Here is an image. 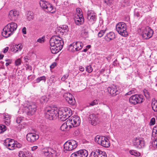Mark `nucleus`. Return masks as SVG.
Wrapping results in <instances>:
<instances>
[{
	"instance_id": "nucleus-33",
	"label": "nucleus",
	"mask_w": 157,
	"mask_h": 157,
	"mask_svg": "<svg viewBox=\"0 0 157 157\" xmlns=\"http://www.w3.org/2000/svg\"><path fill=\"white\" fill-rule=\"evenodd\" d=\"M129 153L131 155L135 156H139L140 155V153L136 150H131L129 151Z\"/></svg>"
},
{
	"instance_id": "nucleus-13",
	"label": "nucleus",
	"mask_w": 157,
	"mask_h": 157,
	"mask_svg": "<svg viewBox=\"0 0 157 157\" xmlns=\"http://www.w3.org/2000/svg\"><path fill=\"white\" fill-rule=\"evenodd\" d=\"M97 18V15L92 10H88L87 12V19L91 24L94 23Z\"/></svg>"
},
{
	"instance_id": "nucleus-45",
	"label": "nucleus",
	"mask_w": 157,
	"mask_h": 157,
	"mask_svg": "<svg viewBox=\"0 0 157 157\" xmlns=\"http://www.w3.org/2000/svg\"><path fill=\"white\" fill-rule=\"evenodd\" d=\"M98 104V102L97 101V100H94L93 101L90 102L89 105H90L89 106H94L96 105H97Z\"/></svg>"
},
{
	"instance_id": "nucleus-27",
	"label": "nucleus",
	"mask_w": 157,
	"mask_h": 157,
	"mask_svg": "<svg viewBox=\"0 0 157 157\" xmlns=\"http://www.w3.org/2000/svg\"><path fill=\"white\" fill-rule=\"evenodd\" d=\"M76 43L75 42L70 44L69 46L68 50L70 51L74 52L75 51H78L76 48V46L75 44Z\"/></svg>"
},
{
	"instance_id": "nucleus-35",
	"label": "nucleus",
	"mask_w": 157,
	"mask_h": 157,
	"mask_svg": "<svg viewBox=\"0 0 157 157\" xmlns=\"http://www.w3.org/2000/svg\"><path fill=\"white\" fill-rule=\"evenodd\" d=\"M48 100V98L46 96L42 97L40 99V102L41 103L44 104L46 103Z\"/></svg>"
},
{
	"instance_id": "nucleus-42",
	"label": "nucleus",
	"mask_w": 157,
	"mask_h": 157,
	"mask_svg": "<svg viewBox=\"0 0 157 157\" xmlns=\"http://www.w3.org/2000/svg\"><path fill=\"white\" fill-rule=\"evenodd\" d=\"M45 155L47 157H52V153L51 152H49L48 151L45 152L44 153Z\"/></svg>"
},
{
	"instance_id": "nucleus-29",
	"label": "nucleus",
	"mask_w": 157,
	"mask_h": 157,
	"mask_svg": "<svg viewBox=\"0 0 157 157\" xmlns=\"http://www.w3.org/2000/svg\"><path fill=\"white\" fill-rule=\"evenodd\" d=\"M75 42L76 43V48H77V49L78 51H79L82 49L83 47V44L82 42L79 41H76Z\"/></svg>"
},
{
	"instance_id": "nucleus-47",
	"label": "nucleus",
	"mask_w": 157,
	"mask_h": 157,
	"mask_svg": "<svg viewBox=\"0 0 157 157\" xmlns=\"http://www.w3.org/2000/svg\"><path fill=\"white\" fill-rule=\"evenodd\" d=\"M23 118L22 117H17L16 120V122L17 123H20L23 120Z\"/></svg>"
},
{
	"instance_id": "nucleus-44",
	"label": "nucleus",
	"mask_w": 157,
	"mask_h": 157,
	"mask_svg": "<svg viewBox=\"0 0 157 157\" xmlns=\"http://www.w3.org/2000/svg\"><path fill=\"white\" fill-rule=\"evenodd\" d=\"M18 156L19 157H27L26 155L22 151H20L19 152Z\"/></svg>"
},
{
	"instance_id": "nucleus-22",
	"label": "nucleus",
	"mask_w": 157,
	"mask_h": 157,
	"mask_svg": "<svg viewBox=\"0 0 157 157\" xmlns=\"http://www.w3.org/2000/svg\"><path fill=\"white\" fill-rule=\"evenodd\" d=\"M102 140L100 145L105 147H108L110 146L109 140L105 136L102 137Z\"/></svg>"
},
{
	"instance_id": "nucleus-2",
	"label": "nucleus",
	"mask_w": 157,
	"mask_h": 157,
	"mask_svg": "<svg viewBox=\"0 0 157 157\" xmlns=\"http://www.w3.org/2000/svg\"><path fill=\"white\" fill-rule=\"evenodd\" d=\"M80 123V120L78 116H73L62 124L61 127V129L63 131L69 130L71 128L78 126Z\"/></svg>"
},
{
	"instance_id": "nucleus-23",
	"label": "nucleus",
	"mask_w": 157,
	"mask_h": 157,
	"mask_svg": "<svg viewBox=\"0 0 157 157\" xmlns=\"http://www.w3.org/2000/svg\"><path fill=\"white\" fill-rule=\"evenodd\" d=\"M75 21L77 25H82L84 22V18L83 16L78 17L75 16Z\"/></svg>"
},
{
	"instance_id": "nucleus-17",
	"label": "nucleus",
	"mask_w": 157,
	"mask_h": 157,
	"mask_svg": "<svg viewBox=\"0 0 157 157\" xmlns=\"http://www.w3.org/2000/svg\"><path fill=\"white\" fill-rule=\"evenodd\" d=\"M63 97L70 104L74 105L75 104V99L71 94L68 93H65L63 95Z\"/></svg>"
},
{
	"instance_id": "nucleus-54",
	"label": "nucleus",
	"mask_w": 157,
	"mask_h": 157,
	"mask_svg": "<svg viewBox=\"0 0 157 157\" xmlns=\"http://www.w3.org/2000/svg\"><path fill=\"white\" fill-rule=\"evenodd\" d=\"M155 119L154 118H152L150 121V124L151 125H154L155 124Z\"/></svg>"
},
{
	"instance_id": "nucleus-7",
	"label": "nucleus",
	"mask_w": 157,
	"mask_h": 157,
	"mask_svg": "<svg viewBox=\"0 0 157 157\" xmlns=\"http://www.w3.org/2000/svg\"><path fill=\"white\" fill-rule=\"evenodd\" d=\"M39 4L41 8L46 12L53 13L56 11L55 7L48 2L41 0Z\"/></svg>"
},
{
	"instance_id": "nucleus-56",
	"label": "nucleus",
	"mask_w": 157,
	"mask_h": 157,
	"mask_svg": "<svg viewBox=\"0 0 157 157\" xmlns=\"http://www.w3.org/2000/svg\"><path fill=\"white\" fill-rule=\"evenodd\" d=\"M134 93L133 90H131L125 94V95H129Z\"/></svg>"
},
{
	"instance_id": "nucleus-40",
	"label": "nucleus",
	"mask_w": 157,
	"mask_h": 157,
	"mask_svg": "<svg viewBox=\"0 0 157 157\" xmlns=\"http://www.w3.org/2000/svg\"><path fill=\"white\" fill-rule=\"evenodd\" d=\"M156 134H157V125L153 128L152 135L154 136Z\"/></svg>"
},
{
	"instance_id": "nucleus-25",
	"label": "nucleus",
	"mask_w": 157,
	"mask_h": 157,
	"mask_svg": "<svg viewBox=\"0 0 157 157\" xmlns=\"http://www.w3.org/2000/svg\"><path fill=\"white\" fill-rule=\"evenodd\" d=\"M115 36V35L113 33L110 32L106 34V35L105 36L104 38L107 41H109L114 39Z\"/></svg>"
},
{
	"instance_id": "nucleus-20",
	"label": "nucleus",
	"mask_w": 157,
	"mask_h": 157,
	"mask_svg": "<svg viewBox=\"0 0 157 157\" xmlns=\"http://www.w3.org/2000/svg\"><path fill=\"white\" fill-rule=\"evenodd\" d=\"M27 140L29 142H33L38 139L39 138L38 134L34 133H29L26 136Z\"/></svg>"
},
{
	"instance_id": "nucleus-28",
	"label": "nucleus",
	"mask_w": 157,
	"mask_h": 157,
	"mask_svg": "<svg viewBox=\"0 0 157 157\" xmlns=\"http://www.w3.org/2000/svg\"><path fill=\"white\" fill-rule=\"evenodd\" d=\"M4 118L6 120L5 121V124L7 125H10V115L7 113H4Z\"/></svg>"
},
{
	"instance_id": "nucleus-26",
	"label": "nucleus",
	"mask_w": 157,
	"mask_h": 157,
	"mask_svg": "<svg viewBox=\"0 0 157 157\" xmlns=\"http://www.w3.org/2000/svg\"><path fill=\"white\" fill-rule=\"evenodd\" d=\"M23 47L22 45L21 44L13 45V51L15 53L20 51L22 49Z\"/></svg>"
},
{
	"instance_id": "nucleus-37",
	"label": "nucleus",
	"mask_w": 157,
	"mask_h": 157,
	"mask_svg": "<svg viewBox=\"0 0 157 157\" xmlns=\"http://www.w3.org/2000/svg\"><path fill=\"white\" fill-rule=\"evenodd\" d=\"M105 32V30H101L98 33V36L99 37H101L103 36Z\"/></svg>"
},
{
	"instance_id": "nucleus-3",
	"label": "nucleus",
	"mask_w": 157,
	"mask_h": 157,
	"mask_svg": "<svg viewBox=\"0 0 157 157\" xmlns=\"http://www.w3.org/2000/svg\"><path fill=\"white\" fill-rule=\"evenodd\" d=\"M17 27V24L15 22L9 23L3 29L2 33V36L6 38L10 36L13 33Z\"/></svg>"
},
{
	"instance_id": "nucleus-41",
	"label": "nucleus",
	"mask_w": 157,
	"mask_h": 157,
	"mask_svg": "<svg viewBox=\"0 0 157 157\" xmlns=\"http://www.w3.org/2000/svg\"><path fill=\"white\" fill-rule=\"evenodd\" d=\"M86 70L88 73H91L93 71L92 68L90 65L87 66L86 67Z\"/></svg>"
},
{
	"instance_id": "nucleus-62",
	"label": "nucleus",
	"mask_w": 157,
	"mask_h": 157,
	"mask_svg": "<svg viewBox=\"0 0 157 157\" xmlns=\"http://www.w3.org/2000/svg\"><path fill=\"white\" fill-rule=\"evenodd\" d=\"M79 69L80 70V71H84V68L82 67V66H80L79 67Z\"/></svg>"
},
{
	"instance_id": "nucleus-58",
	"label": "nucleus",
	"mask_w": 157,
	"mask_h": 157,
	"mask_svg": "<svg viewBox=\"0 0 157 157\" xmlns=\"http://www.w3.org/2000/svg\"><path fill=\"white\" fill-rule=\"evenodd\" d=\"M22 33L24 34H25L26 33V29L25 27H24L22 29Z\"/></svg>"
},
{
	"instance_id": "nucleus-6",
	"label": "nucleus",
	"mask_w": 157,
	"mask_h": 157,
	"mask_svg": "<svg viewBox=\"0 0 157 157\" xmlns=\"http://www.w3.org/2000/svg\"><path fill=\"white\" fill-rule=\"evenodd\" d=\"M4 145L8 149L10 150H13L16 148H20L22 147L21 144L14 140L8 138L4 140Z\"/></svg>"
},
{
	"instance_id": "nucleus-46",
	"label": "nucleus",
	"mask_w": 157,
	"mask_h": 157,
	"mask_svg": "<svg viewBox=\"0 0 157 157\" xmlns=\"http://www.w3.org/2000/svg\"><path fill=\"white\" fill-rule=\"evenodd\" d=\"M15 65L16 66H18L21 64V61L20 59H18L15 61Z\"/></svg>"
},
{
	"instance_id": "nucleus-31",
	"label": "nucleus",
	"mask_w": 157,
	"mask_h": 157,
	"mask_svg": "<svg viewBox=\"0 0 157 157\" xmlns=\"http://www.w3.org/2000/svg\"><path fill=\"white\" fill-rule=\"evenodd\" d=\"M33 13L32 12H28L27 14V19L29 21H30L33 19Z\"/></svg>"
},
{
	"instance_id": "nucleus-19",
	"label": "nucleus",
	"mask_w": 157,
	"mask_h": 157,
	"mask_svg": "<svg viewBox=\"0 0 157 157\" xmlns=\"http://www.w3.org/2000/svg\"><path fill=\"white\" fill-rule=\"evenodd\" d=\"M19 15V12L14 10H12L10 11L8 17L11 20L15 21L17 19Z\"/></svg>"
},
{
	"instance_id": "nucleus-53",
	"label": "nucleus",
	"mask_w": 157,
	"mask_h": 157,
	"mask_svg": "<svg viewBox=\"0 0 157 157\" xmlns=\"http://www.w3.org/2000/svg\"><path fill=\"white\" fill-rule=\"evenodd\" d=\"M27 78L29 80L31 81L34 78V76L33 75H30L28 76Z\"/></svg>"
},
{
	"instance_id": "nucleus-52",
	"label": "nucleus",
	"mask_w": 157,
	"mask_h": 157,
	"mask_svg": "<svg viewBox=\"0 0 157 157\" xmlns=\"http://www.w3.org/2000/svg\"><path fill=\"white\" fill-rule=\"evenodd\" d=\"M48 127L46 126H43L41 128V130L42 132H45L47 130Z\"/></svg>"
},
{
	"instance_id": "nucleus-21",
	"label": "nucleus",
	"mask_w": 157,
	"mask_h": 157,
	"mask_svg": "<svg viewBox=\"0 0 157 157\" xmlns=\"http://www.w3.org/2000/svg\"><path fill=\"white\" fill-rule=\"evenodd\" d=\"M89 120L92 125L95 126L98 123V116L93 114L89 116Z\"/></svg>"
},
{
	"instance_id": "nucleus-1",
	"label": "nucleus",
	"mask_w": 157,
	"mask_h": 157,
	"mask_svg": "<svg viewBox=\"0 0 157 157\" xmlns=\"http://www.w3.org/2000/svg\"><path fill=\"white\" fill-rule=\"evenodd\" d=\"M50 49L53 54L58 52L63 48V41L62 38L58 36H52L49 41Z\"/></svg>"
},
{
	"instance_id": "nucleus-49",
	"label": "nucleus",
	"mask_w": 157,
	"mask_h": 157,
	"mask_svg": "<svg viewBox=\"0 0 157 157\" xmlns=\"http://www.w3.org/2000/svg\"><path fill=\"white\" fill-rule=\"evenodd\" d=\"M113 0H104L105 2L108 5L111 4L113 2Z\"/></svg>"
},
{
	"instance_id": "nucleus-50",
	"label": "nucleus",
	"mask_w": 157,
	"mask_h": 157,
	"mask_svg": "<svg viewBox=\"0 0 157 157\" xmlns=\"http://www.w3.org/2000/svg\"><path fill=\"white\" fill-rule=\"evenodd\" d=\"M4 62L3 61H1L0 62V70L5 69V67L4 65Z\"/></svg>"
},
{
	"instance_id": "nucleus-16",
	"label": "nucleus",
	"mask_w": 157,
	"mask_h": 157,
	"mask_svg": "<svg viewBox=\"0 0 157 157\" xmlns=\"http://www.w3.org/2000/svg\"><path fill=\"white\" fill-rule=\"evenodd\" d=\"M107 90L109 94L113 96H115L121 92L119 87L117 86H113L108 88Z\"/></svg>"
},
{
	"instance_id": "nucleus-60",
	"label": "nucleus",
	"mask_w": 157,
	"mask_h": 157,
	"mask_svg": "<svg viewBox=\"0 0 157 157\" xmlns=\"http://www.w3.org/2000/svg\"><path fill=\"white\" fill-rule=\"evenodd\" d=\"M153 144L154 146H155L157 147V138L155 139V140L153 142Z\"/></svg>"
},
{
	"instance_id": "nucleus-10",
	"label": "nucleus",
	"mask_w": 157,
	"mask_h": 157,
	"mask_svg": "<svg viewBox=\"0 0 157 157\" xmlns=\"http://www.w3.org/2000/svg\"><path fill=\"white\" fill-rule=\"evenodd\" d=\"M77 142L74 140H68L64 144V151H70L75 149L77 146Z\"/></svg>"
},
{
	"instance_id": "nucleus-30",
	"label": "nucleus",
	"mask_w": 157,
	"mask_h": 157,
	"mask_svg": "<svg viewBox=\"0 0 157 157\" xmlns=\"http://www.w3.org/2000/svg\"><path fill=\"white\" fill-rule=\"evenodd\" d=\"M56 80L55 78L54 75H52L51 76L49 80V82H48V84L49 86H52V84H54L56 81Z\"/></svg>"
},
{
	"instance_id": "nucleus-39",
	"label": "nucleus",
	"mask_w": 157,
	"mask_h": 157,
	"mask_svg": "<svg viewBox=\"0 0 157 157\" xmlns=\"http://www.w3.org/2000/svg\"><path fill=\"white\" fill-rule=\"evenodd\" d=\"M45 37L43 36L42 37L40 38L37 40V42H39L40 43H43L45 41Z\"/></svg>"
},
{
	"instance_id": "nucleus-61",
	"label": "nucleus",
	"mask_w": 157,
	"mask_h": 157,
	"mask_svg": "<svg viewBox=\"0 0 157 157\" xmlns=\"http://www.w3.org/2000/svg\"><path fill=\"white\" fill-rule=\"evenodd\" d=\"M38 147L37 146H33V147H31V150L32 151H34L35 150L37 149V148Z\"/></svg>"
},
{
	"instance_id": "nucleus-48",
	"label": "nucleus",
	"mask_w": 157,
	"mask_h": 157,
	"mask_svg": "<svg viewBox=\"0 0 157 157\" xmlns=\"http://www.w3.org/2000/svg\"><path fill=\"white\" fill-rule=\"evenodd\" d=\"M0 129L2 131V132H4L6 129V127L4 125L1 124L0 125Z\"/></svg>"
},
{
	"instance_id": "nucleus-51",
	"label": "nucleus",
	"mask_w": 157,
	"mask_h": 157,
	"mask_svg": "<svg viewBox=\"0 0 157 157\" xmlns=\"http://www.w3.org/2000/svg\"><path fill=\"white\" fill-rule=\"evenodd\" d=\"M134 15L137 17H139L140 16V14L139 12L137 10H135L134 12Z\"/></svg>"
},
{
	"instance_id": "nucleus-8",
	"label": "nucleus",
	"mask_w": 157,
	"mask_h": 157,
	"mask_svg": "<svg viewBox=\"0 0 157 157\" xmlns=\"http://www.w3.org/2000/svg\"><path fill=\"white\" fill-rule=\"evenodd\" d=\"M116 29L117 32L121 36H126L128 35L126 25L124 23L120 22L117 23L116 25Z\"/></svg>"
},
{
	"instance_id": "nucleus-15",
	"label": "nucleus",
	"mask_w": 157,
	"mask_h": 157,
	"mask_svg": "<svg viewBox=\"0 0 157 157\" xmlns=\"http://www.w3.org/2000/svg\"><path fill=\"white\" fill-rule=\"evenodd\" d=\"M36 106L34 103H32L25 107L26 112L28 115H31L35 113L36 110Z\"/></svg>"
},
{
	"instance_id": "nucleus-55",
	"label": "nucleus",
	"mask_w": 157,
	"mask_h": 157,
	"mask_svg": "<svg viewBox=\"0 0 157 157\" xmlns=\"http://www.w3.org/2000/svg\"><path fill=\"white\" fill-rule=\"evenodd\" d=\"M80 133V131L79 129L76 130L74 132V134L76 136H78Z\"/></svg>"
},
{
	"instance_id": "nucleus-34",
	"label": "nucleus",
	"mask_w": 157,
	"mask_h": 157,
	"mask_svg": "<svg viewBox=\"0 0 157 157\" xmlns=\"http://www.w3.org/2000/svg\"><path fill=\"white\" fill-rule=\"evenodd\" d=\"M75 16H78V17L83 16L82 10L80 8H77L76 9V13Z\"/></svg>"
},
{
	"instance_id": "nucleus-36",
	"label": "nucleus",
	"mask_w": 157,
	"mask_h": 157,
	"mask_svg": "<svg viewBox=\"0 0 157 157\" xmlns=\"http://www.w3.org/2000/svg\"><path fill=\"white\" fill-rule=\"evenodd\" d=\"M46 77L45 76H42L38 77L36 79V82H37L38 83L41 80H43L44 82L46 81Z\"/></svg>"
},
{
	"instance_id": "nucleus-38",
	"label": "nucleus",
	"mask_w": 157,
	"mask_h": 157,
	"mask_svg": "<svg viewBox=\"0 0 157 157\" xmlns=\"http://www.w3.org/2000/svg\"><path fill=\"white\" fill-rule=\"evenodd\" d=\"M143 92L145 97L147 98L148 99L150 97V95L148 91L146 89H144Z\"/></svg>"
},
{
	"instance_id": "nucleus-24",
	"label": "nucleus",
	"mask_w": 157,
	"mask_h": 157,
	"mask_svg": "<svg viewBox=\"0 0 157 157\" xmlns=\"http://www.w3.org/2000/svg\"><path fill=\"white\" fill-rule=\"evenodd\" d=\"M59 30L61 35H63L64 34L66 35L67 34L69 29L67 25H62V26L59 28Z\"/></svg>"
},
{
	"instance_id": "nucleus-5",
	"label": "nucleus",
	"mask_w": 157,
	"mask_h": 157,
	"mask_svg": "<svg viewBox=\"0 0 157 157\" xmlns=\"http://www.w3.org/2000/svg\"><path fill=\"white\" fill-rule=\"evenodd\" d=\"M45 117L50 120L55 119L57 117L58 108L48 106L44 109Z\"/></svg>"
},
{
	"instance_id": "nucleus-59",
	"label": "nucleus",
	"mask_w": 157,
	"mask_h": 157,
	"mask_svg": "<svg viewBox=\"0 0 157 157\" xmlns=\"http://www.w3.org/2000/svg\"><path fill=\"white\" fill-rule=\"evenodd\" d=\"M56 65V63H54L50 66V67L51 68H53Z\"/></svg>"
},
{
	"instance_id": "nucleus-9",
	"label": "nucleus",
	"mask_w": 157,
	"mask_h": 157,
	"mask_svg": "<svg viewBox=\"0 0 157 157\" xmlns=\"http://www.w3.org/2000/svg\"><path fill=\"white\" fill-rule=\"evenodd\" d=\"M144 99L141 95L134 94L132 96L129 98L130 103L134 105L142 103Z\"/></svg>"
},
{
	"instance_id": "nucleus-57",
	"label": "nucleus",
	"mask_w": 157,
	"mask_h": 157,
	"mask_svg": "<svg viewBox=\"0 0 157 157\" xmlns=\"http://www.w3.org/2000/svg\"><path fill=\"white\" fill-rule=\"evenodd\" d=\"M9 48V47H6L5 48L3 49V50L2 51V52L4 53H6L8 50Z\"/></svg>"
},
{
	"instance_id": "nucleus-32",
	"label": "nucleus",
	"mask_w": 157,
	"mask_h": 157,
	"mask_svg": "<svg viewBox=\"0 0 157 157\" xmlns=\"http://www.w3.org/2000/svg\"><path fill=\"white\" fill-rule=\"evenodd\" d=\"M100 135H97L95 137L94 140L98 144H100L101 141L102 140V137Z\"/></svg>"
},
{
	"instance_id": "nucleus-63",
	"label": "nucleus",
	"mask_w": 157,
	"mask_h": 157,
	"mask_svg": "<svg viewBox=\"0 0 157 157\" xmlns=\"http://www.w3.org/2000/svg\"><path fill=\"white\" fill-rule=\"evenodd\" d=\"M4 56V55H3L2 54H0V59H2L3 58Z\"/></svg>"
},
{
	"instance_id": "nucleus-43",
	"label": "nucleus",
	"mask_w": 157,
	"mask_h": 157,
	"mask_svg": "<svg viewBox=\"0 0 157 157\" xmlns=\"http://www.w3.org/2000/svg\"><path fill=\"white\" fill-rule=\"evenodd\" d=\"M69 76L68 74H66L64 75L61 78V80L63 82L65 81Z\"/></svg>"
},
{
	"instance_id": "nucleus-14",
	"label": "nucleus",
	"mask_w": 157,
	"mask_h": 157,
	"mask_svg": "<svg viewBox=\"0 0 157 157\" xmlns=\"http://www.w3.org/2000/svg\"><path fill=\"white\" fill-rule=\"evenodd\" d=\"M88 152L85 149H81L73 153L71 157H87Z\"/></svg>"
},
{
	"instance_id": "nucleus-4",
	"label": "nucleus",
	"mask_w": 157,
	"mask_h": 157,
	"mask_svg": "<svg viewBox=\"0 0 157 157\" xmlns=\"http://www.w3.org/2000/svg\"><path fill=\"white\" fill-rule=\"evenodd\" d=\"M57 117L61 121H64L69 118L72 114L71 109L68 107H65L58 109Z\"/></svg>"
},
{
	"instance_id": "nucleus-11",
	"label": "nucleus",
	"mask_w": 157,
	"mask_h": 157,
	"mask_svg": "<svg viewBox=\"0 0 157 157\" xmlns=\"http://www.w3.org/2000/svg\"><path fill=\"white\" fill-rule=\"evenodd\" d=\"M141 31L142 35L144 39H148L151 37L153 34V31L148 27H142L141 28Z\"/></svg>"
},
{
	"instance_id": "nucleus-12",
	"label": "nucleus",
	"mask_w": 157,
	"mask_h": 157,
	"mask_svg": "<svg viewBox=\"0 0 157 157\" xmlns=\"http://www.w3.org/2000/svg\"><path fill=\"white\" fill-rule=\"evenodd\" d=\"M134 146L136 148L140 149L145 147L144 141L143 138L139 137H136L133 141Z\"/></svg>"
},
{
	"instance_id": "nucleus-64",
	"label": "nucleus",
	"mask_w": 157,
	"mask_h": 157,
	"mask_svg": "<svg viewBox=\"0 0 157 157\" xmlns=\"http://www.w3.org/2000/svg\"><path fill=\"white\" fill-rule=\"evenodd\" d=\"M11 63V62H9L6 63V66H8L10 63Z\"/></svg>"
},
{
	"instance_id": "nucleus-18",
	"label": "nucleus",
	"mask_w": 157,
	"mask_h": 157,
	"mask_svg": "<svg viewBox=\"0 0 157 157\" xmlns=\"http://www.w3.org/2000/svg\"><path fill=\"white\" fill-rule=\"evenodd\" d=\"M90 155L91 157H106V153L99 149L92 151Z\"/></svg>"
}]
</instances>
